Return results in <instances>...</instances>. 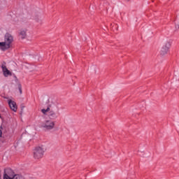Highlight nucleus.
I'll return each mask as SVG.
<instances>
[{
  "instance_id": "1",
  "label": "nucleus",
  "mask_w": 179,
  "mask_h": 179,
  "mask_svg": "<svg viewBox=\"0 0 179 179\" xmlns=\"http://www.w3.org/2000/svg\"><path fill=\"white\" fill-rule=\"evenodd\" d=\"M13 43V36L9 34L6 33L4 36V42H0V50L1 51H6L12 47V43Z\"/></svg>"
},
{
  "instance_id": "2",
  "label": "nucleus",
  "mask_w": 179,
  "mask_h": 179,
  "mask_svg": "<svg viewBox=\"0 0 179 179\" xmlns=\"http://www.w3.org/2000/svg\"><path fill=\"white\" fill-rule=\"evenodd\" d=\"M3 179H24V178L20 175L15 174L10 168H7L4 170Z\"/></svg>"
},
{
  "instance_id": "3",
  "label": "nucleus",
  "mask_w": 179,
  "mask_h": 179,
  "mask_svg": "<svg viewBox=\"0 0 179 179\" xmlns=\"http://www.w3.org/2000/svg\"><path fill=\"white\" fill-rule=\"evenodd\" d=\"M33 157L35 160H40L44 157V148L43 147H36L33 152Z\"/></svg>"
},
{
  "instance_id": "4",
  "label": "nucleus",
  "mask_w": 179,
  "mask_h": 179,
  "mask_svg": "<svg viewBox=\"0 0 179 179\" xmlns=\"http://www.w3.org/2000/svg\"><path fill=\"white\" fill-rule=\"evenodd\" d=\"M41 127L44 128L47 131H51V129H54L55 128V122L52 120H45L41 124Z\"/></svg>"
},
{
  "instance_id": "5",
  "label": "nucleus",
  "mask_w": 179,
  "mask_h": 179,
  "mask_svg": "<svg viewBox=\"0 0 179 179\" xmlns=\"http://www.w3.org/2000/svg\"><path fill=\"white\" fill-rule=\"evenodd\" d=\"M41 113H43L44 115H47V113H48V115L50 120H57V118H58L57 113H55L54 110H50V106L46 109H42Z\"/></svg>"
},
{
  "instance_id": "6",
  "label": "nucleus",
  "mask_w": 179,
  "mask_h": 179,
  "mask_svg": "<svg viewBox=\"0 0 179 179\" xmlns=\"http://www.w3.org/2000/svg\"><path fill=\"white\" fill-rule=\"evenodd\" d=\"M1 69L5 78H8V76H12V73L6 67V62H3V64H1Z\"/></svg>"
},
{
  "instance_id": "7",
  "label": "nucleus",
  "mask_w": 179,
  "mask_h": 179,
  "mask_svg": "<svg viewBox=\"0 0 179 179\" xmlns=\"http://www.w3.org/2000/svg\"><path fill=\"white\" fill-rule=\"evenodd\" d=\"M169 50H170V43H166L162 48V50L160 51L161 55H166V54L169 52Z\"/></svg>"
},
{
  "instance_id": "8",
  "label": "nucleus",
  "mask_w": 179,
  "mask_h": 179,
  "mask_svg": "<svg viewBox=\"0 0 179 179\" xmlns=\"http://www.w3.org/2000/svg\"><path fill=\"white\" fill-rule=\"evenodd\" d=\"M8 105H9L10 108L13 111H14L15 113H16V111H17V105H16V102H15L12 100H9Z\"/></svg>"
},
{
  "instance_id": "9",
  "label": "nucleus",
  "mask_w": 179,
  "mask_h": 179,
  "mask_svg": "<svg viewBox=\"0 0 179 179\" xmlns=\"http://www.w3.org/2000/svg\"><path fill=\"white\" fill-rule=\"evenodd\" d=\"M20 36L21 38H22V39L26 38V36H27L26 31H24V30L21 31L20 32Z\"/></svg>"
},
{
  "instance_id": "10",
  "label": "nucleus",
  "mask_w": 179,
  "mask_h": 179,
  "mask_svg": "<svg viewBox=\"0 0 179 179\" xmlns=\"http://www.w3.org/2000/svg\"><path fill=\"white\" fill-rule=\"evenodd\" d=\"M18 89H19V92L20 93V94H22V85L19 84L18 85Z\"/></svg>"
},
{
  "instance_id": "11",
  "label": "nucleus",
  "mask_w": 179,
  "mask_h": 179,
  "mask_svg": "<svg viewBox=\"0 0 179 179\" xmlns=\"http://www.w3.org/2000/svg\"><path fill=\"white\" fill-rule=\"evenodd\" d=\"M2 136V130L0 129V137Z\"/></svg>"
},
{
  "instance_id": "12",
  "label": "nucleus",
  "mask_w": 179,
  "mask_h": 179,
  "mask_svg": "<svg viewBox=\"0 0 179 179\" xmlns=\"http://www.w3.org/2000/svg\"><path fill=\"white\" fill-rule=\"evenodd\" d=\"M0 179H2V175H1V171H0Z\"/></svg>"
},
{
  "instance_id": "13",
  "label": "nucleus",
  "mask_w": 179,
  "mask_h": 179,
  "mask_svg": "<svg viewBox=\"0 0 179 179\" xmlns=\"http://www.w3.org/2000/svg\"><path fill=\"white\" fill-rule=\"evenodd\" d=\"M0 118H2V116L1 115V114H0Z\"/></svg>"
},
{
  "instance_id": "14",
  "label": "nucleus",
  "mask_w": 179,
  "mask_h": 179,
  "mask_svg": "<svg viewBox=\"0 0 179 179\" xmlns=\"http://www.w3.org/2000/svg\"><path fill=\"white\" fill-rule=\"evenodd\" d=\"M126 1H129V0H126Z\"/></svg>"
}]
</instances>
